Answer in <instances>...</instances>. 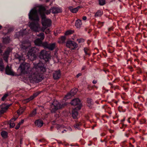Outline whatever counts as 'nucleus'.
Instances as JSON below:
<instances>
[{
	"instance_id": "nucleus-57",
	"label": "nucleus",
	"mask_w": 147,
	"mask_h": 147,
	"mask_svg": "<svg viewBox=\"0 0 147 147\" xmlns=\"http://www.w3.org/2000/svg\"><path fill=\"white\" fill-rule=\"evenodd\" d=\"M22 141H20V144H22Z\"/></svg>"
},
{
	"instance_id": "nucleus-3",
	"label": "nucleus",
	"mask_w": 147,
	"mask_h": 147,
	"mask_svg": "<svg viewBox=\"0 0 147 147\" xmlns=\"http://www.w3.org/2000/svg\"><path fill=\"white\" fill-rule=\"evenodd\" d=\"M64 105H61L57 100H55L51 105L50 109L52 113H54L58 110L62 108Z\"/></svg>"
},
{
	"instance_id": "nucleus-59",
	"label": "nucleus",
	"mask_w": 147,
	"mask_h": 147,
	"mask_svg": "<svg viewBox=\"0 0 147 147\" xmlns=\"http://www.w3.org/2000/svg\"><path fill=\"white\" fill-rule=\"evenodd\" d=\"M16 147H18V146H16Z\"/></svg>"
},
{
	"instance_id": "nucleus-32",
	"label": "nucleus",
	"mask_w": 147,
	"mask_h": 147,
	"mask_svg": "<svg viewBox=\"0 0 147 147\" xmlns=\"http://www.w3.org/2000/svg\"><path fill=\"white\" fill-rule=\"evenodd\" d=\"M72 48H71V49H75L77 48L78 47V45L74 41H72Z\"/></svg>"
},
{
	"instance_id": "nucleus-21",
	"label": "nucleus",
	"mask_w": 147,
	"mask_h": 147,
	"mask_svg": "<svg viewBox=\"0 0 147 147\" xmlns=\"http://www.w3.org/2000/svg\"><path fill=\"white\" fill-rule=\"evenodd\" d=\"M15 57L16 58L18 59L20 61H24L25 60V58L22 55H20L18 53H16L15 55Z\"/></svg>"
},
{
	"instance_id": "nucleus-55",
	"label": "nucleus",
	"mask_w": 147,
	"mask_h": 147,
	"mask_svg": "<svg viewBox=\"0 0 147 147\" xmlns=\"http://www.w3.org/2000/svg\"><path fill=\"white\" fill-rule=\"evenodd\" d=\"M2 52V51L0 49V53Z\"/></svg>"
},
{
	"instance_id": "nucleus-45",
	"label": "nucleus",
	"mask_w": 147,
	"mask_h": 147,
	"mask_svg": "<svg viewBox=\"0 0 147 147\" xmlns=\"http://www.w3.org/2000/svg\"><path fill=\"white\" fill-rule=\"evenodd\" d=\"M55 116L56 118H58L59 117V115L58 114H57L55 115Z\"/></svg>"
},
{
	"instance_id": "nucleus-31",
	"label": "nucleus",
	"mask_w": 147,
	"mask_h": 147,
	"mask_svg": "<svg viewBox=\"0 0 147 147\" xmlns=\"http://www.w3.org/2000/svg\"><path fill=\"white\" fill-rule=\"evenodd\" d=\"M1 135L3 138H5L7 137V133L5 131H2L1 132Z\"/></svg>"
},
{
	"instance_id": "nucleus-28",
	"label": "nucleus",
	"mask_w": 147,
	"mask_h": 147,
	"mask_svg": "<svg viewBox=\"0 0 147 147\" xmlns=\"http://www.w3.org/2000/svg\"><path fill=\"white\" fill-rule=\"evenodd\" d=\"M10 92H7L1 98V100H2L4 101L5 99L7 98V97L9 96L10 95Z\"/></svg>"
},
{
	"instance_id": "nucleus-15",
	"label": "nucleus",
	"mask_w": 147,
	"mask_h": 147,
	"mask_svg": "<svg viewBox=\"0 0 147 147\" xmlns=\"http://www.w3.org/2000/svg\"><path fill=\"white\" fill-rule=\"evenodd\" d=\"M82 8V6H78L75 8H74L71 6H70L69 7V9L71 12L73 13H76L78 11L79 9Z\"/></svg>"
},
{
	"instance_id": "nucleus-33",
	"label": "nucleus",
	"mask_w": 147,
	"mask_h": 147,
	"mask_svg": "<svg viewBox=\"0 0 147 147\" xmlns=\"http://www.w3.org/2000/svg\"><path fill=\"white\" fill-rule=\"evenodd\" d=\"M99 4L100 5H103L105 4V0H99Z\"/></svg>"
},
{
	"instance_id": "nucleus-18",
	"label": "nucleus",
	"mask_w": 147,
	"mask_h": 147,
	"mask_svg": "<svg viewBox=\"0 0 147 147\" xmlns=\"http://www.w3.org/2000/svg\"><path fill=\"white\" fill-rule=\"evenodd\" d=\"M61 76L60 72L59 70L55 71L53 74V77L54 79L57 80L59 79Z\"/></svg>"
},
{
	"instance_id": "nucleus-14",
	"label": "nucleus",
	"mask_w": 147,
	"mask_h": 147,
	"mask_svg": "<svg viewBox=\"0 0 147 147\" xmlns=\"http://www.w3.org/2000/svg\"><path fill=\"white\" fill-rule=\"evenodd\" d=\"M81 107H76L75 109L72 111V115L73 118H76L77 117L78 115V113L76 111L78 109L80 110L81 109Z\"/></svg>"
},
{
	"instance_id": "nucleus-24",
	"label": "nucleus",
	"mask_w": 147,
	"mask_h": 147,
	"mask_svg": "<svg viewBox=\"0 0 147 147\" xmlns=\"http://www.w3.org/2000/svg\"><path fill=\"white\" fill-rule=\"evenodd\" d=\"M72 41H67L66 43V46L67 47L71 49V48H72Z\"/></svg>"
},
{
	"instance_id": "nucleus-6",
	"label": "nucleus",
	"mask_w": 147,
	"mask_h": 147,
	"mask_svg": "<svg viewBox=\"0 0 147 147\" xmlns=\"http://www.w3.org/2000/svg\"><path fill=\"white\" fill-rule=\"evenodd\" d=\"M40 58H42L45 62L49 61L51 59L50 52L44 50H42L40 52Z\"/></svg>"
},
{
	"instance_id": "nucleus-53",
	"label": "nucleus",
	"mask_w": 147,
	"mask_h": 147,
	"mask_svg": "<svg viewBox=\"0 0 147 147\" xmlns=\"http://www.w3.org/2000/svg\"><path fill=\"white\" fill-rule=\"evenodd\" d=\"M53 128V126H52L51 127V128H50V129L52 130V129Z\"/></svg>"
},
{
	"instance_id": "nucleus-46",
	"label": "nucleus",
	"mask_w": 147,
	"mask_h": 147,
	"mask_svg": "<svg viewBox=\"0 0 147 147\" xmlns=\"http://www.w3.org/2000/svg\"><path fill=\"white\" fill-rule=\"evenodd\" d=\"M82 74L81 73L78 74L76 76L77 78L79 77Z\"/></svg>"
},
{
	"instance_id": "nucleus-22",
	"label": "nucleus",
	"mask_w": 147,
	"mask_h": 147,
	"mask_svg": "<svg viewBox=\"0 0 147 147\" xmlns=\"http://www.w3.org/2000/svg\"><path fill=\"white\" fill-rule=\"evenodd\" d=\"M82 25L81 20L80 19L77 20L75 22V26L77 28H80Z\"/></svg>"
},
{
	"instance_id": "nucleus-37",
	"label": "nucleus",
	"mask_w": 147,
	"mask_h": 147,
	"mask_svg": "<svg viewBox=\"0 0 147 147\" xmlns=\"http://www.w3.org/2000/svg\"><path fill=\"white\" fill-rule=\"evenodd\" d=\"M74 31L72 30H69L67 31L65 33V35H68L74 33Z\"/></svg>"
},
{
	"instance_id": "nucleus-25",
	"label": "nucleus",
	"mask_w": 147,
	"mask_h": 147,
	"mask_svg": "<svg viewBox=\"0 0 147 147\" xmlns=\"http://www.w3.org/2000/svg\"><path fill=\"white\" fill-rule=\"evenodd\" d=\"M30 44V43H24L21 45V47L22 49H26L28 48V47L29 45Z\"/></svg>"
},
{
	"instance_id": "nucleus-10",
	"label": "nucleus",
	"mask_w": 147,
	"mask_h": 147,
	"mask_svg": "<svg viewBox=\"0 0 147 147\" xmlns=\"http://www.w3.org/2000/svg\"><path fill=\"white\" fill-rule=\"evenodd\" d=\"M11 104L7 105L5 104H2L0 105V116L1 115L5 113L8 108L11 106Z\"/></svg>"
},
{
	"instance_id": "nucleus-40",
	"label": "nucleus",
	"mask_w": 147,
	"mask_h": 147,
	"mask_svg": "<svg viewBox=\"0 0 147 147\" xmlns=\"http://www.w3.org/2000/svg\"><path fill=\"white\" fill-rule=\"evenodd\" d=\"M84 52L86 55H89V53H88V50L87 48H84Z\"/></svg>"
},
{
	"instance_id": "nucleus-20",
	"label": "nucleus",
	"mask_w": 147,
	"mask_h": 147,
	"mask_svg": "<svg viewBox=\"0 0 147 147\" xmlns=\"http://www.w3.org/2000/svg\"><path fill=\"white\" fill-rule=\"evenodd\" d=\"M35 125L37 127H40L43 125V122L42 120L38 119L35 121Z\"/></svg>"
},
{
	"instance_id": "nucleus-12",
	"label": "nucleus",
	"mask_w": 147,
	"mask_h": 147,
	"mask_svg": "<svg viewBox=\"0 0 147 147\" xmlns=\"http://www.w3.org/2000/svg\"><path fill=\"white\" fill-rule=\"evenodd\" d=\"M40 93V92H38L34 93L33 94L30 96V97L24 100V101H25L26 102H28L29 101L32 100L35 97L38 96Z\"/></svg>"
},
{
	"instance_id": "nucleus-44",
	"label": "nucleus",
	"mask_w": 147,
	"mask_h": 147,
	"mask_svg": "<svg viewBox=\"0 0 147 147\" xmlns=\"http://www.w3.org/2000/svg\"><path fill=\"white\" fill-rule=\"evenodd\" d=\"M50 32V30L49 29H47L45 32L46 34H48Z\"/></svg>"
},
{
	"instance_id": "nucleus-48",
	"label": "nucleus",
	"mask_w": 147,
	"mask_h": 147,
	"mask_svg": "<svg viewBox=\"0 0 147 147\" xmlns=\"http://www.w3.org/2000/svg\"><path fill=\"white\" fill-rule=\"evenodd\" d=\"M92 82H93V84H96L97 83V81L95 80H94Z\"/></svg>"
},
{
	"instance_id": "nucleus-47",
	"label": "nucleus",
	"mask_w": 147,
	"mask_h": 147,
	"mask_svg": "<svg viewBox=\"0 0 147 147\" xmlns=\"http://www.w3.org/2000/svg\"><path fill=\"white\" fill-rule=\"evenodd\" d=\"M86 16H84L82 18V19L84 20H85L86 19Z\"/></svg>"
},
{
	"instance_id": "nucleus-27",
	"label": "nucleus",
	"mask_w": 147,
	"mask_h": 147,
	"mask_svg": "<svg viewBox=\"0 0 147 147\" xmlns=\"http://www.w3.org/2000/svg\"><path fill=\"white\" fill-rule=\"evenodd\" d=\"M10 39L9 37H5L3 38V42L5 44H7L10 41Z\"/></svg>"
},
{
	"instance_id": "nucleus-11",
	"label": "nucleus",
	"mask_w": 147,
	"mask_h": 147,
	"mask_svg": "<svg viewBox=\"0 0 147 147\" xmlns=\"http://www.w3.org/2000/svg\"><path fill=\"white\" fill-rule=\"evenodd\" d=\"M55 43L48 44L45 42L43 43V47L45 48H47L50 50H53L55 48Z\"/></svg>"
},
{
	"instance_id": "nucleus-2",
	"label": "nucleus",
	"mask_w": 147,
	"mask_h": 147,
	"mask_svg": "<svg viewBox=\"0 0 147 147\" xmlns=\"http://www.w3.org/2000/svg\"><path fill=\"white\" fill-rule=\"evenodd\" d=\"M45 11V8L41 6H38L32 9L28 14L29 18L31 20H35L39 21V18L38 16L39 13L42 18V26L45 28L42 29V31L44 32L45 28L50 27L51 24V22L49 19L46 18V16L43 13Z\"/></svg>"
},
{
	"instance_id": "nucleus-5",
	"label": "nucleus",
	"mask_w": 147,
	"mask_h": 147,
	"mask_svg": "<svg viewBox=\"0 0 147 147\" xmlns=\"http://www.w3.org/2000/svg\"><path fill=\"white\" fill-rule=\"evenodd\" d=\"M33 20L36 22L30 23L29 27L33 31L36 32H39L40 30V28L38 22V21L35 20Z\"/></svg>"
},
{
	"instance_id": "nucleus-9",
	"label": "nucleus",
	"mask_w": 147,
	"mask_h": 147,
	"mask_svg": "<svg viewBox=\"0 0 147 147\" xmlns=\"http://www.w3.org/2000/svg\"><path fill=\"white\" fill-rule=\"evenodd\" d=\"M77 91L78 89L76 88H74L72 89L70 92L67 94L65 96L64 98L65 100H66L67 99L70 98L76 94Z\"/></svg>"
},
{
	"instance_id": "nucleus-17",
	"label": "nucleus",
	"mask_w": 147,
	"mask_h": 147,
	"mask_svg": "<svg viewBox=\"0 0 147 147\" xmlns=\"http://www.w3.org/2000/svg\"><path fill=\"white\" fill-rule=\"evenodd\" d=\"M71 104L74 105H79V107L80 106V100L78 98H75L73 99L71 102Z\"/></svg>"
},
{
	"instance_id": "nucleus-19",
	"label": "nucleus",
	"mask_w": 147,
	"mask_h": 147,
	"mask_svg": "<svg viewBox=\"0 0 147 147\" xmlns=\"http://www.w3.org/2000/svg\"><path fill=\"white\" fill-rule=\"evenodd\" d=\"M10 50L8 49L5 52L3 55L4 60L5 61L7 62V58L8 57L9 55L10 52Z\"/></svg>"
},
{
	"instance_id": "nucleus-26",
	"label": "nucleus",
	"mask_w": 147,
	"mask_h": 147,
	"mask_svg": "<svg viewBox=\"0 0 147 147\" xmlns=\"http://www.w3.org/2000/svg\"><path fill=\"white\" fill-rule=\"evenodd\" d=\"M4 69V66L2 60H0V71H3Z\"/></svg>"
},
{
	"instance_id": "nucleus-30",
	"label": "nucleus",
	"mask_w": 147,
	"mask_h": 147,
	"mask_svg": "<svg viewBox=\"0 0 147 147\" xmlns=\"http://www.w3.org/2000/svg\"><path fill=\"white\" fill-rule=\"evenodd\" d=\"M65 36H61L59 38V43H63L65 42Z\"/></svg>"
},
{
	"instance_id": "nucleus-42",
	"label": "nucleus",
	"mask_w": 147,
	"mask_h": 147,
	"mask_svg": "<svg viewBox=\"0 0 147 147\" xmlns=\"http://www.w3.org/2000/svg\"><path fill=\"white\" fill-rule=\"evenodd\" d=\"M24 122V120L23 119H22L20 122L18 124L20 126L21 124H22Z\"/></svg>"
},
{
	"instance_id": "nucleus-34",
	"label": "nucleus",
	"mask_w": 147,
	"mask_h": 147,
	"mask_svg": "<svg viewBox=\"0 0 147 147\" xmlns=\"http://www.w3.org/2000/svg\"><path fill=\"white\" fill-rule=\"evenodd\" d=\"M87 102L88 103V104L89 106H90L93 104V102L91 99L88 98L87 99Z\"/></svg>"
},
{
	"instance_id": "nucleus-49",
	"label": "nucleus",
	"mask_w": 147,
	"mask_h": 147,
	"mask_svg": "<svg viewBox=\"0 0 147 147\" xmlns=\"http://www.w3.org/2000/svg\"><path fill=\"white\" fill-rule=\"evenodd\" d=\"M85 68H86V67L85 66H83L82 68V70H84L85 69Z\"/></svg>"
},
{
	"instance_id": "nucleus-56",
	"label": "nucleus",
	"mask_w": 147,
	"mask_h": 147,
	"mask_svg": "<svg viewBox=\"0 0 147 147\" xmlns=\"http://www.w3.org/2000/svg\"><path fill=\"white\" fill-rule=\"evenodd\" d=\"M2 26L0 25V29L1 28Z\"/></svg>"
},
{
	"instance_id": "nucleus-50",
	"label": "nucleus",
	"mask_w": 147,
	"mask_h": 147,
	"mask_svg": "<svg viewBox=\"0 0 147 147\" xmlns=\"http://www.w3.org/2000/svg\"><path fill=\"white\" fill-rule=\"evenodd\" d=\"M61 127L60 125H58V126L57 127V129H59V128L60 127Z\"/></svg>"
},
{
	"instance_id": "nucleus-43",
	"label": "nucleus",
	"mask_w": 147,
	"mask_h": 147,
	"mask_svg": "<svg viewBox=\"0 0 147 147\" xmlns=\"http://www.w3.org/2000/svg\"><path fill=\"white\" fill-rule=\"evenodd\" d=\"M20 126L18 124L15 127V129H18L19 128Z\"/></svg>"
},
{
	"instance_id": "nucleus-13",
	"label": "nucleus",
	"mask_w": 147,
	"mask_h": 147,
	"mask_svg": "<svg viewBox=\"0 0 147 147\" xmlns=\"http://www.w3.org/2000/svg\"><path fill=\"white\" fill-rule=\"evenodd\" d=\"M5 73L7 75L13 76L14 73L12 70L11 67H10L9 65H7L5 68Z\"/></svg>"
},
{
	"instance_id": "nucleus-38",
	"label": "nucleus",
	"mask_w": 147,
	"mask_h": 147,
	"mask_svg": "<svg viewBox=\"0 0 147 147\" xmlns=\"http://www.w3.org/2000/svg\"><path fill=\"white\" fill-rule=\"evenodd\" d=\"M41 6H42L43 7H44L45 9V11H44V13H44V14L45 15V13L47 14H49L51 12H52V11H51L50 9L49 10H46V9L45 7L42 6V5H40Z\"/></svg>"
},
{
	"instance_id": "nucleus-39",
	"label": "nucleus",
	"mask_w": 147,
	"mask_h": 147,
	"mask_svg": "<svg viewBox=\"0 0 147 147\" xmlns=\"http://www.w3.org/2000/svg\"><path fill=\"white\" fill-rule=\"evenodd\" d=\"M77 41L79 43H81L84 42V40L83 38H80L78 39L77 40Z\"/></svg>"
},
{
	"instance_id": "nucleus-29",
	"label": "nucleus",
	"mask_w": 147,
	"mask_h": 147,
	"mask_svg": "<svg viewBox=\"0 0 147 147\" xmlns=\"http://www.w3.org/2000/svg\"><path fill=\"white\" fill-rule=\"evenodd\" d=\"M102 14V11L98 10L96 12L95 15V16L96 17H99Z\"/></svg>"
},
{
	"instance_id": "nucleus-51",
	"label": "nucleus",
	"mask_w": 147,
	"mask_h": 147,
	"mask_svg": "<svg viewBox=\"0 0 147 147\" xmlns=\"http://www.w3.org/2000/svg\"><path fill=\"white\" fill-rule=\"evenodd\" d=\"M130 144L131 145L130 147H134V146L132 145L131 143H130Z\"/></svg>"
},
{
	"instance_id": "nucleus-58",
	"label": "nucleus",
	"mask_w": 147,
	"mask_h": 147,
	"mask_svg": "<svg viewBox=\"0 0 147 147\" xmlns=\"http://www.w3.org/2000/svg\"><path fill=\"white\" fill-rule=\"evenodd\" d=\"M134 140L133 142H134V139H132Z\"/></svg>"
},
{
	"instance_id": "nucleus-41",
	"label": "nucleus",
	"mask_w": 147,
	"mask_h": 147,
	"mask_svg": "<svg viewBox=\"0 0 147 147\" xmlns=\"http://www.w3.org/2000/svg\"><path fill=\"white\" fill-rule=\"evenodd\" d=\"M17 112L18 114L20 115L23 112V111L21 110V109H20L18 110Z\"/></svg>"
},
{
	"instance_id": "nucleus-52",
	"label": "nucleus",
	"mask_w": 147,
	"mask_h": 147,
	"mask_svg": "<svg viewBox=\"0 0 147 147\" xmlns=\"http://www.w3.org/2000/svg\"><path fill=\"white\" fill-rule=\"evenodd\" d=\"M66 131L64 129L63 131H62V132L63 133L65 131Z\"/></svg>"
},
{
	"instance_id": "nucleus-23",
	"label": "nucleus",
	"mask_w": 147,
	"mask_h": 147,
	"mask_svg": "<svg viewBox=\"0 0 147 147\" xmlns=\"http://www.w3.org/2000/svg\"><path fill=\"white\" fill-rule=\"evenodd\" d=\"M17 119V118H13L10 120V122L9 123L10 127V128H13L15 126V124L13 121H16Z\"/></svg>"
},
{
	"instance_id": "nucleus-1",
	"label": "nucleus",
	"mask_w": 147,
	"mask_h": 147,
	"mask_svg": "<svg viewBox=\"0 0 147 147\" xmlns=\"http://www.w3.org/2000/svg\"><path fill=\"white\" fill-rule=\"evenodd\" d=\"M34 65L33 68L31 69L29 64L24 62L20 64L18 69L21 74L27 75L29 80L38 82L43 78L42 74L46 71V66L41 62L34 63Z\"/></svg>"
},
{
	"instance_id": "nucleus-7",
	"label": "nucleus",
	"mask_w": 147,
	"mask_h": 147,
	"mask_svg": "<svg viewBox=\"0 0 147 147\" xmlns=\"http://www.w3.org/2000/svg\"><path fill=\"white\" fill-rule=\"evenodd\" d=\"M35 49V47L32 48L28 53V58L31 60H33L36 58V54L34 51Z\"/></svg>"
},
{
	"instance_id": "nucleus-36",
	"label": "nucleus",
	"mask_w": 147,
	"mask_h": 147,
	"mask_svg": "<svg viewBox=\"0 0 147 147\" xmlns=\"http://www.w3.org/2000/svg\"><path fill=\"white\" fill-rule=\"evenodd\" d=\"M81 124L80 123H77L74 125V127L76 129H79L80 126Z\"/></svg>"
},
{
	"instance_id": "nucleus-16",
	"label": "nucleus",
	"mask_w": 147,
	"mask_h": 147,
	"mask_svg": "<svg viewBox=\"0 0 147 147\" xmlns=\"http://www.w3.org/2000/svg\"><path fill=\"white\" fill-rule=\"evenodd\" d=\"M52 11V12L53 13H59L62 11V9L59 7H53L50 9Z\"/></svg>"
},
{
	"instance_id": "nucleus-35",
	"label": "nucleus",
	"mask_w": 147,
	"mask_h": 147,
	"mask_svg": "<svg viewBox=\"0 0 147 147\" xmlns=\"http://www.w3.org/2000/svg\"><path fill=\"white\" fill-rule=\"evenodd\" d=\"M36 113V109L34 110L30 115V117H33L35 116Z\"/></svg>"
},
{
	"instance_id": "nucleus-8",
	"label": "nucleus",
	"mask_w": 147,
	"mask_h": 147,
	"mask_svg": "<svg viewBox=\"0 0 147 147\" xmlns=\"http://www.w3.org/2000/svg\"><path fill=\"white\" fill-rule=\"evenodd\" d=\"M38 36L40 37V39L37 38L34 41L35 45L38 46L43 47V43L42 41L44 38V34L43 33H40L37 35Z\"/></svg>"
},
{
	"instance_id": "nucleus-54",
	"label": "nucleus",
	"mask_w": 147,
	"mask_h": 147,
	"mask_svg": "<svg viewBox=\"0 0 147 147\" xmlns=\"http://www.w3.org/2000/svg\"><path fill=\"white\" fill-rule=\"evenodd\" d=\"M128 122L129 123H130V121L129 120V119H128Z\"/></svg>"
},
{
	"instance_id": "nucleus-4",
	"label": "nucleus",
	"mask_w": 147,
	"mask_h": 147,
	"mask_svg": "<svg viewBox=\"0 0 147 147\" xmlns=\"http://www.w3.org/2000/svg\"><path fill=\"white\" fill-rule=\"evenodd\" d=\"M33 20L36 22L30 23L29 27L33 31L36 32H39L40 30V28L38 22V21L35 20Z\"/></svg>"
}]
</instances>
